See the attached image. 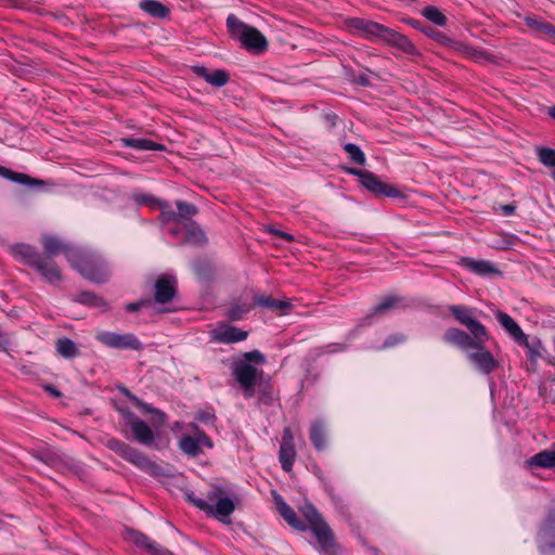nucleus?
<instances>
[{"instance_id":"31","label":"nucleus","mask_w":555,"mask_h":555,"mask_svg":"<svg viewBox=\"0 0 555 555\" xmlns=\"http://www.w3.org/2000/svg\"><path fill=\"white\" fill-rule=\"evenodd\" d=\"M259 231L268 234L270 240H276V241H295V236L285 231L280 224H271V223H263L259 227Z\"/></svg>"},{"instance_id":"29","label":"nucleus","mask_w":555,"mask_h":555,"mask_svg":"<svg viewBox=\"0 0 555 555\" xmlns=\"http://www.w3.org/2000/svg\"><path fill=\"white\" fill-rule=\"evenodd\" d=\"M120 144L124 147H130L138 151H164L165 146L160 143L154 142L143 138H122Z\"/></svg>"},{"instance_id":"44","label":"nucleus","mask_w":555,"mask_h":555,"mask_svg":"<svg viewBox=\"0 0 555 555\" xmlns=\"http://www.w3.org/2000/svg\"><path fill=\"white\" fill-rule=\"evenodd\" d=\"M403 306V299L396 294H388L384 296V312L390 309L400 308Z\"/></svg>"},{"instance_id":"12","label":"nucleus","mask_w":555,"mask_h":555,"mask_svg":"<svg viewBox=\"0 0 555 555\" xmlns=\"http://www.w3.org/2000/svg\"><path fill=\"white\" fill-rule=\"evenodd\" d=\"M346 26L353 35L369 40L382 37V24L360 17H351L346 21Z\"/></svg>"},{"instance_id":"8","label":"nucleus","mask_w":555,"mask_h":555,"mask_svg":"<svg viewBox=\"0 0 555 555\" xmlns=\"http://www.w3.org/2000/svg\"><path fill=\"white\" fill-rule=\"evenodd\" d=\"M95 339L113 349L134 351L143 349L142 341L132 333L120 334L109 331H99L95 334Z\"/></svg>"},{"instance_id":"58","label":"nucleus","mask_w":555,"mask_h":555,"mask_svg":"<svg viewBox=\"0 0 555 555\" xmlns=\"http://www.w3.org/2000/svg\"><path fill=\"white\" fill-rule=\"evenodd\" d=\"M552 178L554 179L555 181V168L552 170Z\"/></svg>"},{"instance_id":"38","label":"nucleus","mask_w":555,"mask_h":555,"mask_svg":"<svg viewBox=\"0 0 555 555\" xmlns=\"http://www.w3.org/2000/svg\"><path fill=\"white\" fill-rule=\"evenodd\" d=\"M300 512L304 515V517L306 518V520L308 521L310 529L313 526H317V525L321 524L322 521H324L323 518L321 517V515L319 514V512L315 509V507L311 503H308V502L305 503L300 507Z\"/></svg>"},{"instance_id":"55","label":"nucleus","mask_w":555,"mask_h":555,"mask_svg":"<svg viewBox=\"0 0 555 555\" xmlns=\"http://www.w3.org/2000/svg\"><path fill=\"white\" fill-rule=\"evenodd\" d=\"M47 390L50 391L53 396L60 397V392L55 390L52 386H47Z\"/></svg>"},{"instance_id":"39","label":"nucleus","mask_w":555,"mask_h":555,"mask_svg":"<svg viewBox=\"0 0 555 555\" xmlns=\"http://www.w3.org/2000/svg\"><path fill=\"white\" fill-rule=\"evenodd\" d=\"M131 197L137 205L146 206L151 209H157L162 201L160 198L142 192H134Z\"/></svg>"},{"instance_id":"52","label":"nucleus","mask_w":555,"mask_h":555,"mask_svg":"<svg viewBox=\"0 0 555 555\" xmlns=\"http://www.w3.org/2000/svg\"><path fill=\"white\" fill-rule=\"evenodd\" d=\"M410 26L421 31V28H424L426 25L418 20L409 18L405 21Z\"/></svg>"},{"instance_id":"49","label":"nucleus","mask_w":555,"mask_h":555,"mask_svg":"<svg viewBox=\"0 0 555 555\" xmlns=\"http://www.w3.org/2000/svg\"><path fill=\"white\" fill-rule=\"evenodd\" d=\"M248 310L249 306H245L243 308H232L230 311V318L233 320H240Z\"/></svg>"},{"instance_id":"33","label":"nucleus","mask_w":555,"mask_h":555,"mask_svg":"<svg viewBox=\"0 0 555 555\" xmlns=\"http://www.w3.org/2000/svg\"><path fill=\"white\" fill-rule=\"evenodd\" d=\"M55 348L56 352L64 359H74L79 354L77 345L67 337L57 339Z\"/></svg>"},{"instance_id":"36","label":"nucleus","mask_w":555,"mask_h":555,"mask_svg":"<svg viewBox=\"0 0 555 555\" xmlns=\"http://www.w3.org/2000/svg\"><path fill=\"white\" fill-rule=\"evenodd\" d=\"M384 197H389L399 205H405L408 194L403 188L384 182Z\"/></svg>"},{"instance_id":"26","label":"nucleus","mask_w":555,"mask_h":555,"mask_svg":"<svg viewBox=\"0 0 555 555\" xmlns=\"http://www.w3.org/2000/svg\"><path fill=\"white\" fill-rule=\"evenodd\" d=\"M460 263L467 268L469 271L482 276L499 272L498 269L490 261L487 260L463 257L460 259Z\"/></svg>"},{"instance_id":"47","label":"nucleus","mask_w":555,"mask_h":555,"mask_svg":"<svg viewBox=\"0 0 555 555\" xmlns=\"http://www.w3.org/2000/svg\"><path fill=\"white\" fill-rule=\"evenodd\" d=\"M405 340V336L402 334H393L388 336V338L384 341V347H393L398 344H401Z\"/></svg>"},{"instance_id":"54","label":"nucleus","mask_w":555,"mask_h":555,"mask_svg":"<svg viewBox=\"0 0 555 555\" xmlns=\"http://www.w3.org/2000/svg\"><path fill=\"white\" fill-rule=\"evenodd\" d=\"M55 20L60 21V22H63V24H66V22L68 21V18L65 16L64 13H50Z\"/></svg>"},{"instance_id":"1","label":"nucleus","mask_w":555,"mask_h":555,"mask_svg":"<svg viewBox=\"0 0 555 555\" xmlns=\"http://www.w3.org/2000/svg\"><path fill=\"white\" fill-rule=\"evenodd\" d=\"M8 251L14 258L38 271L43 280L54 284L61 281V272L53 258L64 254L72 267L87 280L103 283L108 278L106 263L93 255L81 251L78 245H46L42 253H37L33 245H8Z\"/></svg>"},{"instance_id":"4","label":"nucleus","mask_w":555,"mask_h":555,"mask_svg":"<svg viewBox=\"0 0 555 555\" xmlns=\"http://www.w3.org/2000/svg\"><path fill=\"white\" fill-rule=\"evenodd\" d=\"M227 28L230 37L238 40L241 46L249 53L260 55L267 51V38L257 28L242 22L234 14L227 17Z\"/></svg>"},{"instance_id":"20","label":"nucleus","mask_w":555,"mask_h":555,"mask_svg":"<svg viewBox=\"0 0 555 555\" xmlns=\"http://www.w3.org/2000/svg\"><path fill=\"white\" fill-rule=\"evenodd\" d=\"M524 22L535 38L550 40L554 34L555 26L542 17L527 15L524 18Z\"/></svg>"},{"instance_id":"21","label":"nucleus","mask_w":555,"mask_h":555,"mask_svg":"<svg viewBox=\"0 0 555 555\" xmlns=\"http://www.w3.org/2000/svg\"><path fill=\"white\" fill-rule=\"evenodd\" d=\"M344 171L359 178L360 183L376 195L382 194V180L369 170L344 166Z\"/></svg>"},{"instance_id":"45","label":"nucleus","mask_w":555,"mask_h":555,"mask_svg":"<svg viewBox=\"0 0 555 555\" xmlns=\"http://www.w3.org/2000/svg\"><path fill=\"white\" fill-rule=\"evenodd\" d=\"M66 237L55 232H44L41 234L40 243H65Z\"/></svg>"},{"instance_id":"23","label":"nucleus","mask_w":555,"mask_h":555,"mask_svg":"<svg viewBox=\"0 0 555 555\" xmlns=\"http://www.w3.org/2000/svg\"><path fill=\"white\" fill-rule=\"evenodd\" d=\"M496 319L505 331L521 346L529 347L527 335L522 332L520 326L505 312H498Z\"/></svg>"},{"instance_id":"2","label":"nucleus","mask_w":555,"mask_h":555,"mask_svg":"<svg viewBox=\"0 0 555 555\" xmlns=\"http://www.w3.org/2000/svg\"><path fill=\"white\" fill-rule=\"evenodd\" d=\"M157 209H160L159 220L163 231L172 238H184V243H207V236L198 223L183 224L179 222L177 211L167 201L162 199Z\"/></svg>"},{"instance_id":"46","label":"nucleus","mask_w":555,"mask_h":555,"mask_svg":"<svg viewBox=\"0 0 555 555\" xmlns=\"http://www.w3.org/2000/svg\"><path fill=\"white\" fill-rule=\"evenodd\" d=\"M495 211L504 217H509L515 214L516 205L515 204H504L495 207Z\"/></svg>"},{"instance_id":"15","label":"nucleus","mask_w":555,"mask_h":555,"mask_svg":"<svg viewBox=\"0 0 555 555\" xmlns=\"http://www.w3.org/2000/svg\"><path fill=\"white\" fill-rule=\"evenodd\" d=\"M384 43H388L410 56L420 55L417 48L404 35L385 26Z\"/></svg>"},{"instance_id":"57","label":"nucleus","mask_w":555,"mask_h":555,"mask_svg":"<svg viewBox=\"0 0 555 555\" xmlns=\"http://www.w3.org/2000/svg\"><path fill=\"white\" fill-rule=\"evenodd\" d=\"M179 428H181V424L180 423H175V426H173V431L178 430Z\"/></svg>"},{"instance_id":"53","label":"nucleus","mask_w":555,"mask_h":555,"mask_svg":"<svg viewBox=\"0 0 555 555\" xmlns=\"http://www.w3.org/2000/svg\"><path fill=\"white\" fill-rule=\"evenodd\" d=\"M143 301L131 302L127 305L126 309L130 312H134L138 311L143 306Z\"/></svg>"},{"instance_id":"43","label":"nucleus","mask_w":555,"mask_h":555,"mask_svg":"<svg viewBox=\"0 0 555 555\" xmlns=\"http://www.w3.org/2000/svg\"><path fill=\"white\" fill-rule=\"evenodd\" d=\"M127 396L143 412L156 414L160 421H164L165 414L163 412L158 411L157 409L151 406L147 403H144L143 401H141L139 398H137L135 396L131 395L130 392H127Z\"/></svg>"},{"instance_id":"14","label":"nucleus","mask_w":555,"mask_h":555,"mask_svg":"<svg viewBox=\"0 0 555 555\" xmlns=\"http://www.w3.org/2000/svg\"><path fill=\"white\" fill-rule=\"evenodd\" d=\"M177 293V279L171 274H164L155 283V301L167 304L173 299Z\"/></svg>"},{"instance_id":"37","label":"nucleus","mask_w":555,"mask_h":555,"mask_svg":"<svg viewBox=\"0 0 555 555\" xmlns=\"http://www.w3.org/2000/svg\"><path fill=\"white\" fill-rule=\"evenodd\" d=\"M295 456H296L295 447H284V446L280 447L279 459H280L282 468L285 472L292 470Z\"/></svg>"},{"instance_id":"30","label":"nucleus","mask_w":555,"mask_h":555,"mask_svg":"<svg viewBox=\"0 0 555 555\" xmlns=\"http://www.w3.org/2000/svg\"><path fill=\"white\" fill-rule=\"evenodd\" d=\"M529 467L539 468H554L555 467V451L544 450L526 461Z\"/></svg>"},{"instance_id":"13","label":"nucleus","mask_w":555,"mask_h":555,"mask_svg":"<svg viewBox=\"0 0 555 555\" xmlns=\"http://www.w3.org/2000/svg\"><path fill=\"white\" fill-rule=\"evenodd\" d=\"M538 545L543 554H555V509L548 514L539 531Z\"/></svg>"},{"instance_id":"17","label":"nucleus","mask_w":555,"mask_h":555,"mask_svg":"<svg viewBox=\"0 0 555 555\" xmlns=\"http://www.w3.org/2000/svg\"><path fill=\"white\" fill-rule=\"evenodd\" d=\"M247 332L235 326L222 324L211 331V338L221 344H234L247 338Z\"/></svg>"},{"instance_id":"41","label":"nucleus","mask_w":555,"mask_h":555,"mask_svg":"<svg viewBox=\"0 0 555 555\" xmlns=\"http://www.w3.org/2000/svg\"><path fill=\"white\" fill-rule=\"evenodd\" d=\"M538 159L546 167L555 168V150L541 146L537 149Z\"/></svg>"},{"instance_id":"48","label":"nucleus","mask_w":555,"mask_h":555,"mask_svg":"<svg viewBox=\"0 0 555 555\" xmlns=\"http://www.w3.org/2000/svg\"><path fill=\"white\" fill-rule=\"evenodd\" d=\"M281 446L284 447H294V436L291 428H285L282 436Z\"/></svg>"},{"instance_id":"34","label":"nucleus","mask_w":555,"mask_h":555,"mask_svg":"<svg viewBox=\"0 0 555 555\" xmlns=\"http://www.w3.org/2000/svg\"><path fill=\"white\" fill-rule=\"evenodd\" d=\"M421 14L436 26L443 27L448 23L447 16L435 5H426L422 9Z\"/></svg>"},{"instance_id":"6","label":"nucleus","mask_w":555,"mask_h":555,"mask_svg":"<svg viewBox=\"0 0 555 555\" xmlns=\"http://www.w3.org/2000/svg\"><path fill=\"white\" fill-rule=\"evenodd\" d=\"M107 447L120 455L124 460L132 463L140 469L155 476L159 472V467L153 463L146 455L140 452L138 449L125 443L118 439H109Z\"/></svg>"},{"instance_id":"3","label":"nucleus","mask_w":555,"mask_h":555,"mask_svg":"<svg viewBox=\"0 0 555 555\" xmlns=\"http://www.w3.org/2000/svg\"><path fill=\"white\" fill-rule=\"evenodd\" d=\"M208 501L188 495V500L196 507L204 511L207 515L215 517L219 521L230 525V516L235 509V502L221 487H215L207 493Z\"/></svg>"},{"instance_id":"28","label":"nucleus","mask_w":555,"mask_h":555,"mask_svg":"<svg viewBox=\"0 0 555 555\" xmlns=\"http://www.w3.org/2000/svg\"><path fill=\"white\" fill-rule=\"evenodd\" d=\"M139 8L150 16L158 20L168 18L170 15L169 8L158 0H141Z\"/></svg>"},{"instance_id":"7","label":"nucleus","mask_w":555,"mask_h":555,"mask_svg":"<svg viewBox=\"0 0 555 555\" xmlns=\"http://www.w3.org/2000/svg\"><path fill=\"white\" fill-rule=\"evenodd\" d=\"M188 428L190 434L182 435L178 441L182 453L196 457L203 452V448L211 449L214 447L211 439L196 424L191 423Z\"/></svg>"},{"instance_id":"5","label":"nucleus","mask_w":555,"mask_h":555,"mask_svg":"<svg viewBox=\"0 0 555 555\" xmlns=\"http://www.w3.org/2000/svg\"><path fill=\"white\" fill-rule=\"evenodd\" d=\"M264 356L259 350L246 352L243 359L233 365V374L238 384L247 391L251 390L258 379L259 371L253 364L264 363Z\"/></svg>"},{"instance_id":"40","label":"nucleus","mask_w":555,"mask_h":555,"mask_svg":"<svg viewBox=\"0 0 555 555\" xmlns=\"http://www.w3.org/2000/svg\"><path fill=\"white\" fill-rule=\"evenodd\" d=\"M344 151L348 154L350 162L357 165L365 164V155L357 144L346 143L344 144Z\"/></svg>"},{"instance_id":"10","label":"nucleus","mask_w":555,"mask_h":555,"mask_svg":"<svg viewBox=\"0 0 555 555\" xmlns=\"http://www.w3.org/2000/svg\"><path fill=\"white\" fill-rule=\"evenodd\" d=\"M449 311L460 324L464 325L469 331L472 336L477 339H489L486 327L474 318L469 308L453 305L450 306Z\"/></svg>"},{"instance_id":"19","label":"nucleus","mask_w":555,"mask_h":555,"mask_svg":"<svg viewBox=\"0 0 555 555\" xmlns=\"http://www.w3.org/2000/svg\"><path fill=\"white\" fill-rule=\"evenodd\" d=\"M124 539L137 546L146 548L152 555H173L171 552L159 547L143 533L132 529H126L124 531Z\"/></svg>"},{"instance_id":"11","label":"nucleus","mask_w":555,"mask_h":555,"mask_svg":"<svg viewBox=\"0 0 555 555\" xmlns=\"http://www.w3.org/2000/svg\"><path fill=\"white\" fill-rule=\"evenodd\" d=\"M483 344L485 343H480L479 346L470 347L466 351V356L478 371L483 374H490L498 367L499 363L492 353L483 347Z\"/></svg>"},{"instance_id":"50","label":"nucleus","mask_w":555,"mask_h":555,"mask_svg":"<svg viewBox=\"0 0 555 555\" xmlns=\"http://www.w3.org/2000/svg\"><path fill=\"white\" fill-rule=\"evenodd\" d=\"M421 31L425 34L427 37L434 38L436 40H440V38H442V34L430 26H425L424 28H421Z\"/></svg>"},{"instance_id":"51","label":"nucleus","mask_w":555,"mask_h":555,"mask_svg":"<svg viewBox=\"0 0 555 555\" xmlns=\"http://www.w3.org/2000/svg\"><path fill=\"white\" fill-rule=\"evenodd\" d=\"M465 51L467 54H469L470 56H473L474 59H481L485 56V52L481 51V50H477L475 48H472V47H466L465 48Z\"/></svg>"},{"instance_id":"42","label":"nucleus","mask_w":555,"mask_h":555,"mask_svg":"<svg viewBox=\"0 0 555 555\" xmlns=\"http://www.w3.org/2000/svg\"><path fill=\"white\" fill-rule=\"evenodd\" d=\"M79 302L92 307H100V308H106V302L103 300V298L96 296L93 293L90 292H82L78 295Z\"/></svg>"},{"instance_id":"9","label":"nucleus","mask_w":555,"mask_h":555,"mask_svg":"<svg viewBox=\"0 0 555 555\" xmlns=\"http://www.w3.org/2000/svg\"><path fill=\"white\" fill-rule=\"evenodd\" d=\"M125 424L131 429L133 439L143 446H152L155 442V434L152 428L142 420L138 418L131 411L119 409Z\"/></svg>"},{"instance_id":"59","label":"nucleus","mask_w":555,"mask_h":555,"mask_svg":"<svg viewBox=\"0 0 555 555\" xmlns=\"http://www.w3.org/2000/svg\"><path fill=\"white\" fill-rule=\"evenodd\" d=\"M337 350H338V349H331V350H328V351H330V352H335V351H337Z\"/></svg>"},{"instance_id":"18","label":"nucleus","mask_w":555,"mask_h":555,"mask_svg":"<svg viewBox=\"0 0 555 555\" xmlns=\"http://www.w3.org/2000/svg\"><path fill=\"white\" fill-rule=\"evenodd\" d=\"M312 534L317 539L315 547L322 555H328L334 550V537L330 527L322 521L321 524L313 526L311 529Z\"/></svg>"},{"instance_id":"27","label":"nucleus","mask_w":555,"mask_h":555,"mask_svg":"<svg viewBox=\"0 0 555 555\" xmlns=\"http://www.w3.org/2000/svg\"><path fill=\"white\" fill-rule=\"evenodd\" d=\"M310 440L313 447L322 451L327 446V426L322 420H315L310 427Z\"/></svg>"},{"instance_id":"25","label":"nucleus","mask_w":555,"mask_h":555,"mask_svg":"<svg viewBox=\"0 0 555 555\" xmlns=\"http://www.w3.org/2000/svg\"><path fill=\"white\" fill-rule=\"evenodd\" d=\"M193 73L210 83L214 87H223L230 80V75L224 69H216L214 72H209L205 66H194Z\"/></svg>"},{"instance_id":"24","label":"nucleus","mask_w":555,"mask_h":555,"mask_svg":"<svg viewBox=\"0 0 555 555\" xmlns=\"http://www.w3.org/2000/svg\"><path fill=\"white\" fill-rule=\"evenodd\" d=\"M273 498L276 509L279 511L280 515L284 518V520L291 527L300 531H305L307 527L304 525L302 521H300L295 511L283 500V498L278 493H274Z\"/></svg>"},{"instance_id":"35","label":"nucleus","mask_w":555,"mask_h":555,"mask_svg":"<svg viewBox=\"0 0 555 555\" xmlns=\"http://www.w3.org/2000/svg\"><path fill=\"white\" fill-rule=\"evenodd\" d=\"M255 305L269 310L283 311L289 306V302L285 300H278L270 296L259 295L255 297Z\"/></svg>"},{"instance_id":"22","label":"nucleus","mask_w":555,"mask_h":555,"mask_svg":"<svg viewBox=\"0 0 555 555\" xmlns=\"http://www.w3.org/2000/svg\"><path fill=\"white\" fill-rule=\"evenodd\" d=\"M0 177L12 181L17 184L26 185L31 189H39L42 188L46 182L41 179L30 177L27 173L17 172L10 168L3 167L0 165Z\"/></svg>"},{"instance_id":"32","label":"nucleus","mask_w":555,"mask_h":555,"mask_svg":"<svg viewBox=\"0 0 555 555\" xmlns=\"http://www.w3.org/2000/svg\"><path fill=\"white\" fill-rule=\"evenodd\" d=\"M176 206L178 209L177 216L179 218V222L186 225L189 223H196L195 221L192 220V217L198 212V208L194 204L186 203L183 201H177Z\"/></svg>"},{"instance_id":"16","label":"nucleus","mask_w":555,"mask_h":555,"mask_svg":"<svg viewBox=\"0 0 555 555\" xmlns=\"http://www.w3.org/2000/svg\"><path fill=\"white\" fill-rule=\"evenodd\" d=\"M443 340L467 351L470 347L479 346L480 343H486L488 339H477L462 330L451 327L446 331Z\"/></svg>"},{"instance_id":"56","label":"nucleus","mask_w":555,"mask_h":555,"mask_svg":"<svg viewBox=\"0 0 555 555\" xmlns=\"http://www.w3.org/2000/svg\"><path fill=\"white\" fill-rule=\"evenodd\" d=\"M548 115L555 119V106L548 107Z\"/></svg>"}]
</instances>
